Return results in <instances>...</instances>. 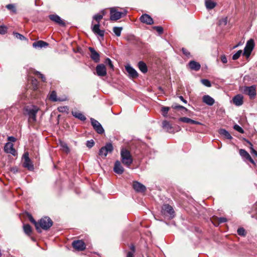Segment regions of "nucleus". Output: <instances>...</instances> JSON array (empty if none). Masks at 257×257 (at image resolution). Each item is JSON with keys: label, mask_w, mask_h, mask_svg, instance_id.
Here are the masks:
<instances>
[{"label": "nucleus", "mask_w": 257, "mask_h": 257, "mask_svg": "<svg viewBox=\"0 0 257 257\" xmlns=\"http://www.w3.org/2000/svg\"><path fill=\"white\" fill-rule=\"evenodd\" d=\"M49 44L42 40H39L33 43V47L35 48H42L47 47Z\"/></svg>", "instance_id": "b1692460"}, {"label": "nucleus", "mask_w": 257, "mask_h": 257, "mask_svg": "<svg viewBox=\"0 0 257 257\" xmlns=\"http://www.w3.org/2000/svg\"><path fill=\"white\" fill-rule=\"evenodd\" d=\"M162 126L164 129L167 130V131H168L169 132H171V130L172 129V126L168 121L164 120L162 122Z\"/></svg>", "instance_id": "c756f323"}, {"label": "nucleus", "mask_w": 257, "mask_h": 257, "mask_svg": "<svg viewBox=\"0 0 257 257\" xmlns=\"http://www.w3.org/2000/svg\"><path fill=\"white\" fill-rule=\"evenodd\" d=\"M13 35L15 36V37L18 39L21 40H26V38L22 34H20L17 32H13Z\"/></svg>", "instance_id": "58836bf2"}, {"label": "nucleus", "mask_w": 257, "mask_h": 257, "mask_svg": "<svg viewBox=\"0 0 257 257\" xmlns=\"http://www.w3.org/2000/svg\"><path fill=\"white\" fill-rule=\"evenodd\" d=\"M101 14H100V15H103V17L105 15V11L104 10H102L101 11Z\"/></svg>", "instance_id": "69168bd1"}, {"label": "nucleus", "mask_w": 257, "mask_h": 257, "mask_svg": "<svg viewBox=\"0 0 257 257\" xmlns=\"http://www.w3.org/2000/svg\"><path fill=\"white\" fill-rule=\"evenodd\" d=\"M191 124H198V125H202V123H201L200 122L197 121H196V120H193V119L191 120Z\"/></svg>", "instance_id": "6e6d98bb"}, {"label": "nucleus", "mask_w": 257, "mask_h": 257, "mask_svg": "<svg viewBox=\"0 0 257 257\" xmlns=\"http://www.w3.org/2000/svg\"><path fill=\"white\" fill-rule=\"evenodd\" d=\"M220 59L223 63H226L227 62V58L224 55H222L221 56Z\"/></svg>", "instance_id": "3c124183"}, {"label": "nucleus", "mask_w": 257, "mask_h": 257, "mask_svg": "<svg viewBox=\"0 0 257 257\" xmlns=\"http://www.w3.org/2000/svg\"><path fill=\"white\" fill-rule=\"evenodd\" d=\"M30 220L35 225L37 231L38 232H41V229L39 226L38 222H37L32 216L30 218Z\"/></svg>", "instance_id": "f704fd0d"}, {"label": "nucleus", "mask_w": 257, "mask_h": 257, "mask_svg": "<svg viewBox=\"0 0 257 257\" xmlns=\"http://www.w3.org/2000/svg\"><path fill=\"white\" fill-rule=\"evenodd\" d=\"M220 24H222L224 25H226L227 23V18L226 17L223 19L220 22Z\"/></svg>", "instance_id": "5fc2aeb1"}, {"label": "nucleus", "mask_w": 257, "mask_h": 257, "mask_svg": "<svg viewBox=\"0 0 257 257\" xmlns=\"http://www.w3.org/2000/svg\"><path fill=\"white\" fill-rule=\"evenodd\" d=\"M89 50L91 53L90 58L95 62H99L100 61V55L92 47H89Z\"/></svg>", "instance_id": "f3484780"}, {"label": "nucleus", "mask_w": 257, "mask_h": 257, "mask_svg": "<svg viewBox=\"0 0 257 257\" xmlns=\"http://www.w3.org/2000/svg\"><path fill=\"white\" fill-rule=\"evenodd\" d=\"M243 97L241 94H237L232 98L233 103L236 106H240L243 104Z\"/></svg>", "instance_id": "aec40b11"}, {"label": "nucleus", "mask_w": 257, "mask_h": 257, "mask_svg": "<svg viewBox=\"0 0 257 257\" xmlns=\"http://www.w3.org/2000/svg\"><path fill=\"white\" fill-rule=\"evenodd\" d=\"M23 229L25 233L27 235H30L31 234L32 228L29 224H24L23 226Z\"/></svg>", "instance_id": "473e14b6"}, {"label": "nucleus", "mask_w": 257, "mask_h": 257, "mask_svg": "<svg viewBox=\"0 0 257 257\" xmlns=\"http://www.w3.org/2000/svg\"><path fill=\"white\" fill-rule=\"evenodd\" d=\"M179 97L180 99V100L182 101L184 103H187V101L183 98L182 96H180Z\"/></svg>", "instance_id": "680f3d73"}, {"label": "nucleus", "mask_w": 257, "mask_h": 257, "mask_svg": "<svg viewBox=\"0 0 257 257\" xmlns=\"http://www.w3.org/2000/svg\"><path fill=\"white\" fill-rule=\"evenodd\" d=\"M86 145L88 148H91L94 146V142L93 140L87 141Z\"/></svg>", "instance_id": "49530a36"}, {"label": "nucleus", "mask_w": 257, "mask_h": 257, "mask_svg": "<svg viewBox=\"0 0 257 257\" xmlns=\"http://www.w3.org/2000/svg\"><path fill=\"white\" fill-rule=\"evenodd\" d=\"M248 143L251 145V146H252V144L250 143V142H248Z\"/></svg>", "instance_id": "338daca9"}, {"label": "nucleus", "mask_w": 257, "mask_h": 257, "mask_svg": "<svg viewBox=\"0 0 257 257\" xmlns=\"http://www.w3.org/2000/svg\"><path fill=\"white\" fill-rule=\"evenodd\" d=\"M105 63L106 65H108L110 69H113V65L111 60L109 58H107L105 59Z\"/></svg>", "instance_id": "37998d69"}, {"label": "nucleus", "mask_w": 257, "mask_h": 257, "mask_svg": "<svg viewBox=\"0 0 257 257\" xmlns=\"http://www.w3.org/2000/svg\"><path fill=\"white\" fill-rule=\"evenodd\" d=\"M23 157L24 160L23 164V167L27 168L29 170H33L34 169V166L29 158V153L28 152L25 153Z\"/></svg>", "instance_id": "9d476101"}, {"label": "nucleus", "mask_w": 257, "mask_h": 257, "mask_svg": "<svg viewBox=\"0 0 257 257\" xmlns=\"http://www.w3.org/2000/svg\"><path fill=\"white\" fill-rule=\"evenodd\" d=\"M122 30V27H114L113 28V32L117 37L120 36Z\"/></svg>", "instance_id": "72a5a7b5"}, {"label": "nucleus", "mask_w": 257, "mask_h": 257, "mask_svg": "<svg viewBox=\"0 0 257 257\" xmlns=\"http://www.w3.org/2000/svg\"><path fill=\"white\" fill-rule=\"evenodd\" d=\"M140 70L143 73H146L148 71V67L147 65L143 61H140L138 64Z\"/></svg>", "instance_id": "cd10ccee"}, {"label": "nucleus", "mask_w": 257, "mask_h": 257, "mask_svg": "<svg viewBox=\"0 0 257 257\" xmlns=\"http://www.w3.org/2000/svg\"><path fill=\"white\" fill-rule=\"evenodd\" d=\"M11 171L14 173H16L18 172V169L17 168H13L11 169Z\"/></svg>", "instance_id": "e2e57ef3"}, {"label": "nucleus", "mask_w": 257, "mask_h": 257, "mask_svg": "<svg viewBox=\"0 0 257 257\" xmlns=\"http://www.w3.org/2000/svg\"><path fill=\"white\" fill-rule=\"evenodd\" d=\"M24 110L30 119L33 121L36 120V114L39 110V108L37 106L35 105L27 106L25 107Z\"/></svg>", "instance_id": "20e7f679"}, {"label": "nucleus", "mask_w": 257, "mask_h": 257, "mask_svg": "<svg viewBox=\"0 0 257 257\" xmlns=\"http://www.w3.org/2000/svg\"><path fill=\"white\" fill-rule=\"evenodd\" d=\"M103 18V15L100 14H96L93 17V21L91 23V29L92 32L103 39L104 36V30H101L100 28V22Z\"/></svg>", "instance_id": "f257e3e1"}, {"label": "nucleus", "mask_w": 257, "mask_h": 257, "mask_svg": "<svg viewBox=\"0 0 257 257\" xmlns=\"http://www.w3.org/2000/svg\"><path fill=\"white\" fill-rule=\"evenodd\" d=\"M140 21L147 25H152L154 24V21L152 18L148 14H143L140 18Z\"/></svg>", "instance_id": "ddd939ff"}, {"label": "nucleus", "mask_w": 257, "mask_h": 257, "mask_svg": "<svg viewBox=\"0 0 257 257\" xmlns=\"http://www.w3.org/2000/svg\"><path fill=\"white\" fill-rule=\"evenodd\" d=\"M127 13L126 11L118 12L116 8H111L110 10V20L116 21L124 17Z\"/></svg>", "instance_id": "7ed1b4c3"}, {"label": "nucleus", "mask_w": 257, "mask_h": 257, "mask_svg": "<svg viewBox=\"0 0 257 257\" xmlns=\"http://www.w3.org/2000/svg\"><path fill=\"white\" fill-rule=\"evenodd\" d=\"M241 91L245 94L249 96L250 99L254 98L256 96V86L254 85L250 86H243Z\"/></svg>", "instance_id": "423d86ee"}, {"label": "nucleus", "mask_w": 257, "mask_h": 257, "mask_svg": "<svg viewBox=\"0 0 257 257\" xmlns=\"http://www.w3.org/2000/svg\"><path fill=\"white\" fill-rule=\"evenodd\" d=\"M38 224L41 230L42 229L48 230L52 226L53 221L50 218L45 216L40 219L38 221Z\"/></svg>", "instance_id": "39448f33"}, {"label": "nucleus", "mask_w": 257, "mask_h": 257, "mask_svg": "<svg viewBox=\"0 0 257 257\" xmlns=\"http://www.w3.org/2000/svg\"><path fill=\"white\" fill-rule=\"evenodd\" d=\"M113 171L117 174H122L124 172V169L119 161H115L113 167Z\"/></svg>", "instance_id": "6ab92c4d"}, {"label": "nucleus", "mask_w": 257, "mask_h": 257, "mask_svg": "<svg viewBox=\"0 0 257 257\" xmlns=\"http://www.w3.org/2000/svg\"><path fill=\"white\" fill-rule=\"evenodd\" d=\"M8 139L9 141L12 142H15L16 141V139L15 137H12V136L9 137Z\"/></svg>", "instance_id": "4d7b16f0"}, {"label": "nucleus", "mask_w": 257, "mask_h": 257, "mask_svg": "<svg viewBox=\"0 0 257 257\" xmlns=\"http://www.w3.org/2000/svg\"><path fill=\"white\" fill-rule=\"evenodd\" d=\"M49 18L50 20L61 27H65L66 24L64 20H62L60 17L56 14L50 15Z\"/></svg>", "instance_id": "9b49d317"}, {"label": "nucleus", "mask_w": 257, "mask_h": 257, "mask_svg": "<svg viewBox=\"0 0 257 257\" xmlns=\"http://www.w3.org/2000/svg\"><path fill=\"white\" fill-rule=\"evenodd\" d=\"M131 249L132 250V251H131L130 252H133V254L134 255V253L135 252V247L134 245H132L131 247Z\"/></svg>", "instance_id": "0e129e2a"}, {"label": "nucleus", "mask_w": 257, "mask_h": 257, "mask_svg": "<svg viewBox=\"0 0 257 257\" xmlns=\"http://www.w3.org/2000/svg\"><path fill=\"white\" fill-rule=\"evenodd\" d=\"M201 82L203 85L206 87H210L211 86L210 81L207 79H202L201 80Z\"/></svg>", "instance_id": "e433bc0d"}, {"label": "nucleus", "mask_w": 257, "mask_h": 257, "mask_svg": "<svg viewBox=\"0 0 257 257\" xmlns=\"http://www.w3.org/2000/svg\"><path fill=\"white\" fill-rule=\"evenodd\" d=\"M242 53L241 50H238L236 53H235L232 57V60H236L239 58L241 54Z\"/></svg>", "instance_id": "79ce46f5"}, {"label": "nucleus", "mask_w": 257, "mask_h": 257, "mask_svg": "<svg viewBox=\"0 0 257 257\" xmlns=\"http://www.w3.org/2000/svg\"><path fill=\"white\" fill-rule=\"evenodd\" d=\"M239 155L243 158L249 161L252 164H254V162L251 158L249 154L244 149H240L239 151Z\"/></svg>", "instance_id": "4be33fe9"}, {"label": "nucleus", "mask_w": 257, "mask_h": 257, "mask_svg": "<svg viewBox=\"0 0 257 257\" xmlns=\"http://www.w3.org/2000/svg\"><path fill=\"white\" fill-rule=\"evenodd\" d=\"M58 109L60 112H64V111L68 110V107L66 106H63V107H58Z\"/></svg>", "instance_id": "8fccbe9b"}, {"label": "nucleus", "mask_w": 257, "mask_h": 257, "mask_svg": "<svg viewBox=\"0 0 257 257\" xmlns=\"http://www.w3.org/2000/svg\"><path fill=\"white\" fill-rule=\"evenodd\" d=\"M175 108H178V109H186V108L184 106H183L180 105H178L175 106Z\"/></svg>", "instance_id": "052dcab7"}, {"label": "nucleus", "mask_w": 257, "mask_h": 257, "mask_svg": "<svg viewBox=\"0 0 257 257\" xmlns=\"http://www.w3.org/2000/svg\"><path fill=\"white\" fill-rule=\"evenodd\" d=\"M192 119L186 117H180L179 118V120L183 122L191 123Z\"/></svg>", "instance_id": "a19ab883"}, {"label": "nucleus", "mask_w": 257, "mask_h": 257, "mask_svg": "<svg viewBox=\"0 0 257 257\" xmlns=\"http://www.w3.org/2000/svg\"><path fill=\"white\" fill-rule=\"evenodd\" d=\"M113 150V147L111 143H107L105 146L102 147L99 151V155L102 157H106L107 155L111 153Z\"/></svg>", "instance_id": "6e6552de"}, {"label": "nucleus", "mask_w": 257, "mask_h": 257, "mask_svg": "<svg viewBox=\"0 0 257 257\" xmlns=\"http://www.w3.org/2000/svg\"><path fill=\"white\" fill-rule=\"evenodd\" d=\"M205 4L206 9L209 10L213 9L216 6V3L213 0H206Z\"/></svg>", "instance_id": "bb28decb"}, {"label": "nucleus", "mask_w": 257, "mask_h": 257, "mask_svg": "<svg viewBox=\"0 0 257 257\" xmlns=\"http://www.w3.org/2000/svg\"><path fill=\"white\" fill-rule=\"evenodd\" d=\"M254 47V42L252 39H249L246 43L245 46L243 50V55L248 58Z\"/></svg>", "instance_id": "0eeeda50"}, {"label": "nucleus", "mask_w": 257, "mask_h": 257, "mask_svg": "<svg viewBox=\"0 0 257 257\" xmlns=\"http://www.w3.org/2000/svg\"><path fill=\"white\" fill-rule=\"evenodd\" d=\"M72 114L73 116L81 121H85L86 119L85 115L80 111H72Z\"/></svg>", "instance_id": "a878e982"}, {"label": "nucleus", "mask_w": 257, "mask_h": 257, "mask_svg": "<svg viewBox=\"0 0 257 257\" xmlns=\"http://www.w3.org/2000/svg\"><path fill=\"white\" fill-rule=\"evenodd\" d=\"M162 210L164 214H168L170 215L171 217H173L174 216V211L173 207L169 204H165L163 205Z\"/></svg>", "instance_id": "dca6fc26"}, {"label": "nucleus", "mask_w": 257, "mask_h": 257, "mask_svg": "<svg viewBox=\"0 0 257 257\" xmlns=\"http://www.w3.org/2000/svg\"><path fill=\"white\" fill-rule=\"evenodd\" d=\"M7 32V27L5 26H0V34L4 35Z\"/></svg>", "instance_id": "c03bdc74"}, {"label": "nucleus", "mask_w": 257, "mask_h": 257, "mask_svg": "<svg viewBox=\"0 0 257 257\" xmlns=\"http://www.w3.org/2000/svg\"><path fill=\"white\" fill-rule=\"evenodd\" d=\"M202 101L209 106H212L215 102L214 99L208 95H205L202 97Z\"/></svg>", "instance_id": "5701e85b"}, {"label": "nucleus", "mask_w": 257, "mask_h": 257, "mask_svg": "<svg viewBox=\"0 0 257 257\" xmlns=\"http://www.w3.org/2000/svg\"><path fill=\"white\" fill-rule=\"evenodd\" d=\"M5 151L7 153H10L13 156L17 154L16 150L13 147V144L11 143H7L4 147Z\"/></svg>", "instance_id": "a211bd4d"}, {"label": "nucleus", "mask_w": 257, "mask_h": 257, "mask_svg": "<svg viewBox=\"0 0 257 257\" xmlns=\"http://www.w3.org/2000/svg\"><path fill=\"white\" fill-rule=\"evenodd\" d=\"M219 133L220 135L224 136L227 139L231 140L232 139V137L229 133L225 129H220L219 130Z\"/></svg>", "instance_id": "c85d7f7f"}, {"label": "nucleus", "mask_w": 257, "mask_h": 257, "mask_svg": "<svg viewBox=\"0 0 257 257\" xmlns=\"http://www.w3.org/2000/svg\"><path fill=\"white\" fill-rule=\"evenodd\" d=\"M96 71L99 76H105L106 75V68L103 64L98 65L96 67Z\"/></svg>", "instance_id": "2eb2a0df"}, {"label": "nucleus", "mask_w": 257, "mask_h": 257, "mask_svg": "<svg viewBox=\"0 0 257 257\" xmlns=\"http://www.w3.org/2000/svg\"><path fill=\"white\" fill-rule=\"evenodd\" d=\"M72 245L74 248L79 251L83 250L86 248L85 244L82 240H74Z\"/></svg>", "instance_id": "f8f14e48"}, {"label": "nucleus", "mask_w": 257, "mask_h": 257, "mask_svg": "<svg viewBox=\"0 0 257 257\" xmlns=\"http://www.w3.org/2000/svg\"><path fill=\"white\" fill-rule=\"evenodd\" d=\"M233 128L235 130L237 131V132H238L240 133H244L243 130L242 128V127H241L238 124H235L233 126Z\"/></svg>", "instance_id": "a18cd8bd"}, {"label": "nucleus", "mask_w": 257, "mask_h": 257, "mask_svg": "<svg viewBox=\"0 0 257 257\" xmlns=\"http://www.w3.org/2000/svg\"><path fill=\"white\" fill-rule=\"evenodd\" d=\"M237 232L238 235L244 236L246 235L245 229L243 227H240L237 229Z\"/></svg>", "instance_id": "ea45409f"}, {"label": "nucleus", "mask_w": 257, "mask_h": 257, "mask_svg": "<svg viewBox=\"0 0 257 257\" xmlns=\"http://www.w3.org/2000/svg\"><path fill=\"white\" fill-rule=\"evenodd\" d=\"M36 74L41 78L43 82H45L46 81V78H45L44 75L43 74H42V73H41L40 72L37 71L36 72Z\"/></svg>", "instance_id": "09e8293b"}, {"label": "nucleus", "mask_w": 257, "mask_h": 257, "mask_svg": "<svg viewBox=\"0 0 257 257\" xmlns=\"http://www.w3.org/2000/svg\"><path fill=\"white\" fill-rule=\"evenodd\" d=\"M153 29L156 30L160 34H161L163 32V28L161 26H154Z\"/></svg>", "instance_id": "de8ad7c7"}, {"label": "nucleus", "mask_w": 257, "mask_h": 257, "mask_svg": "<svg viewBox=\"0 0 257 257\" xmlns=\"http://www.w3.org/2000/svg\"><path fill=\"white\" fill-rule=\"evenodd\" d=\"M182 51L183 54H184L187 57H188L190 55V52L185 48H182Z\"/></svg>", "instance_id": "603ef678"}, {"label": "nucleus", "mask_w": 257, "mask_h": 257, "mask_svg": "<svg viewBox=\"0 0 257 257\" xmlns=\"http://www.w3.org/2000/svg\"><path fill=\"white\" fill-rule=\"evenodd\" d=\"M126 257H134L133 252H128Z\"/></svg>", "instance_id": "13d9d810"}, {"label": "nucleus", "mask_w": 257, "mask_h": 257, "mask_svg": "<svg viewBox=\"0 0 257 257\" xmlns=\"http://www.w3.org/2000/svg\"><path fill=\"white\" fill-rule=\"evenodd\" d=\"M170 108L167 106H163L161 108V111L162 112V115L166 117L167 116V113L168 111L169 110Z\"/></svg>", "instance_id": "4c0bfd02"}, {"label": "nucleus", "mask_w": 257, "mask_h": 257, "mask_svg": "<svg viewBox=\"0 0 257 257\" xmlns=\"http://www.w3.org/2000/svg\"><path fill=\"white\" fill-rule=\"evenodd\" d=\"M189 66L191 70L195 71H198L201 68L200 64L198 62L193 60L190 61Z\"/></svg>", "instance_id": "393cba45"}, {"label": "nucleus", "mask_w": 257, "mask_h": 257, "mask_svg": "<svg viewBox=\"0 0 257 257\" xmlns=\"http://www.w3.org/2000/svg\"><path fill=\"white\" fill-rule=\"evenodd\" d=\"M120 157L122 163L127 167H130L133 162V159L130 152L124 148L120 150Z\"/></svg>", "instance_id": "f03ea898"}, {"label": "nucleus", "mask_w": 257, "mask_h": 257, "mask_svg": "<svg viewBox=\"0 0 257 257\" xmlns=\"http://www.w3.org/2000/svg\"><path fill=\"white\" fill-rule=\"evenodd\" d=\"M6 8L10 11H11L13 14H16L17 10L13 4H8L6 6Z\"/></svg>", "instance_id": "c9c22d12"}, {"label": "nucleus", "mask_w": 257, "mask_h": 257, "mask_svg": "<svg viewBox=\"0 0 257 257\" xmlns=\"http://www.w3.org/2000/svg\"><path fill=\"white\" fill-rule=\"evenodd\" d=\"M90 122L93 129L98 134H102L104 132V130L101 124L97 120L93 118H91Z\"/></svg>", "instance_id": "1a4fd4ad"}, {"label": "nucleus", "mask_w": 257, "mask_h": 257, "mask_svg": "<svg viewBox=\"0 0 257 257\" xmlns=\"http://www.w3.org/2000/svg\"><path fill=\"white\" fill-rule=\"evenodd\" d=\"M60 146L63 149V150L66 153H68L70 152V149L67 144L63 141H60Z\"/></svg>", "instance_id": "2f4dec72"}, {"label": "nucleus", "mask_w": 257, "mask_h": 257, "mask_svg": "<svg viewBox=\"0 0 257 257\" xmlns=\"http://www.w3.org/2000/svg\"><path fill=\"white\" fill-rule=\"evenodd\" d=\"M49 99L53 101H61V100L59 98H57V94L55 91H52L49 96Z\"/></svg>", "instance_id": "7c9ffc66"}, {"label": "nucleus", "mask_w": 257, "mask_h": 257, "mask_svg": "<svg viewBox=\"0 0 257 257\" xmlns=\"http://www.w3.org/2000/svg\"><path fill=\"white\" fill-rule=\"evenodd\" d=\"M218 220L219 223H224V222H226L227 219L226 218L222 217L218 218Z\"/></svg>", "instance_id": "864d4df0"}, {"label": "nucleus", "mask_w": 257, "mask_h": 257, "mask_svg": "<svg viewBox=\"0 0 257 257\" xmlns=\"http://www.w3.org/2000/svg\"><path fill=\"white\" fill-rule=\"evenodd\" d=\"M125 70L132 78H137L138 76L137 71L130 65L125 66Z\"/></svg>", "instance_id": "412c9836"}, {"label": "nucleus", "mask_w": 257, "mask_h": 257, "mask_svg": "<svg viewBox=\"0 0 257 257\" xmlns=\"http://www.w3.org/2000/svg\"><path fill=\"white\" fill-rule=\"evenodd\" d=\"M251 153L253 154L255 156H257V152L251 147Z\"/></svg>", "instance_id": "bf43d9fd"}, {"label": "nucleus", "mask_w": 257, "mask_h": 257, "mask_svg": "<svg viewBox=\"0 0 257 257\" xmlns=\"http://www.w3.org/2000/svg\"><path fill=\"white\" fill-rule=\"evenodd\" d=\"M133 188L138 192H144L146 190V187L142 183L135 181L133 183Z\"/></svg>", "instance_id": "4468645a"}]
</instances>
